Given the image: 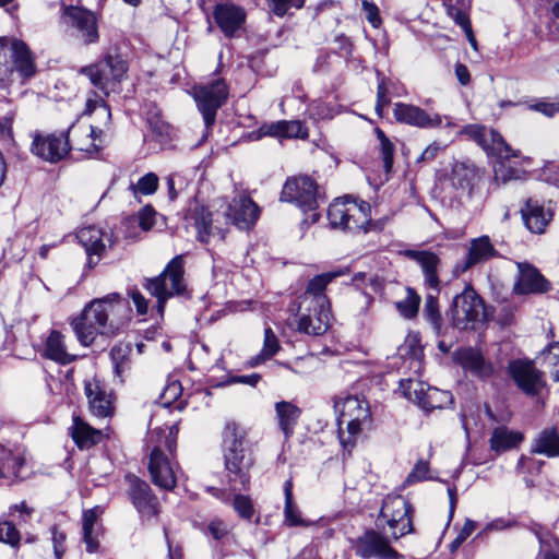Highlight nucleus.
<instances>
[{
    "instance_id": "obj_1",
    "label": "nucleus",
    "mask_w": 559,
    "mask_h": 559,
    "mask_svg": "<svg viewBox=\"0 0 559 559\" xmlns=\"http://www.w3.org/2000/svg\"><path fill=\"white\" fill-rule=\"evenodd\" d=\"M128 302L119 293H110L85 305L81 314L71 321V326L83 346H90L98 334L117 335L120 322L115 318Z\"/></svg>"
},
{
    "instance_id": "obj_2",
    "label": "nucleus",
    "mask_w": 559,
    "mask_h": 559,
    "mask_svg": "<svg viewBox=\"0 0 559 559\" xmlns=\"http://www.w3.org/2000/svg\"><path fill=\"white\" fill-rule=\"evenodd\" d=\"M222 449L230 489L246 490L250 484V468L254 460L245 430L235 421L225 425Z\"/></svg>"
},
{
    "instance_id": "obj_3",
    "label": "nucleus",
    "mask_w": 559,
    "mask_h": 559,
    "mask_svg": "<svg viewBox=\"0 0 559 559\" xmlns=\"http://www.w3.org/2000/svg\"><path fill=\"white\" fill-rule=\"evenodd\" d=\"M178 431L177 425L154 430L157 439L150 453L147 468L152 483L164 490H173L177 484L175 467Z\"/></svg>"
},
{
    "instance_id": "obj_4",
    "label": "nucleus",
    "mask_w": 559,
    "mask_h": 559,
    "mask_svg": "<svg viewBox=\"0 0 559 559\" xmlns=\"http://www.w3.org/2000/svg\"><path fill=\"white\" fill-rule=\"evenodd\" d=\"M334 411L340 443L344 452L350 454L362 426L371 419L369 403L364 396L347 394L335 401Z\"/></svg>"
},
{
    "instance_id": "obj_5",
    "label": "nucleus",
    "mask_w": 559,
    "mask_h": 559,
    "mask_svg": "<svg viewBox=\"0 0 559 559\" xmlns=\"http://www.w3.org/2000/svg\"><path fill=\"white\" fill-rule=\"evenodd\" d=\"M142 286L152 297L156 298V311L163 317L166 304L170 298L187 294L185 257L182 254L175 255L160 274L144 278Z\"/></svg>"
},
{
    "instance_id": "obj_6",
    "label": "nucleus",
    "mask_w": 559,
    "mask_h": 559,
    "mask_svg": "<svg viewBox=\"0 0 559 559\" xmlns=\"http://www.w3.org/2000/svg\"><path fill=\"white\" fill-rule=\"evenodd\" d=\"M128 70L127 58L117 47H110L100 60L94 64L82 67L79 73L86 75L94 87L108 96L124 79Z\"/></svg>"
},
{
    "instance_id": "obj_7",
    "label": "nucleus",
    "mask_w": 559,
    "mask_h": 559,
    "mask_svg": "<svg viewBox=\"0 0 559 559\" xmlns=\"http://www.w3.org/2000/svg\"><path fill=\"white\" fill-rule=\"evenodd\" d=\"M280 200L295 204L305 214L310 213L312 224L320 219L317 212L321 202L325 201L324 194L319 191L317 181L308 175L292 176L283 185Z\"/></svg>"
},
{
    "instance_id": "obj_8",
    "label": "nucleus",
    "mask_w": 559,
    "mask_h": 559,
    "mask_svg": "<svg viewBox=\"0 0 559 559\" xmlns=\"http://www.w3.org/2000/svg\"><path fill=\"white\" fill-rule=\"evenodd\" d=\"M447 317L454 329L475 331L485 318L484 299L471 284H466L464 289L453 297Z\"/></svg>"
},
{
    "instance_id": "obj_9",
    "label": "nucleus",
    "mask_w": 559,
    "mask_h": 559,
    "mask_svg": "<svg viewBox=\"0 0 559 559\" xmlns=\"http://www.w3.org/2000/svg\"><path fill=\"white\" fill-rule=\"evenodd\" d=\"M413 513L414 508L409 500L401 495H388L382 501L374 524L378 530L382 531L389 526L392 537L399 539L414 532Z\"/></svg>"
},
{
    "instance_id": "obj_10",
    "label": "nucleus",
    "mask_w": 559,
    "mask_h": 559,
    "mask_svg": "<svg viewBox=\"0 0 559 559\" xmlns=\"http://www.w3.org/2000/svg\"><path fill=\"white\" fill-rule=\"evenodd\" d=\"M78 130L75 122H73L66 130L60 132L48 133L35 131L32 133L33 140L29 151L43 162L58 164L66 159L74 148V143L72 144L70 140V134L75 133Z\"/></svg>"
},
{
    "instance_id": "obj_11",
    "label": "nucleus",
    "mask_w": 559,
    "mask_h": 559,
    "mask_svg": "<svg viewBox=\"0 0 559 559\" xmlns=\"http://www.w3.org/2000/svg\"><path fill=\"white\" fill-rule=\"evenodd\" d=\"M507 372L516 388L527 396H536L546 385L544 372L536 368L535 360L516 358L509 361Z\"/></svg>"
},
{
    "instance_id": "obj_12",
    "label": "nucleus",
    "mask_w": 559,
    "mask_h": 559,
    "mask_svg": "<svg viewBox=\"0 0 559 559\" xmlns=\"http://www.w3.org/2000/svg\"><path fill=\"white\" fill-rule=\"evenodd\" d=\"M382 530H366L354 546L356 556L361 559H402Z\"/></svg>"
},
{
    "instance_id": "obj_13",
    "label": "nucleus",
    "mask_w": 559,
    "mask_h": 559,
    "mask_svg": "<svg viewBox=\"0 0 559 559\" xmlns=\"http://www.w3.org/2000/svg\"><path fill=\"white\" fill-rule=\"evenodd\" d=\"M462 134L476 142L488 154L495 155L500 159L509 160L511 157H518L520 152L514 151L496 130H487L480 124H467L463 128Z\"/></svg>"
},
{
    "instance_id": "obj_14",
    "label": "nucleus",
    "mask_w": 559,
    "mask_h": 559,
    "mask_svg": "<svg viewBox=\"0 0 559 559\" xmlns=\"http://www.w3.org/2000/svg\"><path fill=\"white\" fill-rule=\"evenodd\" d=\"M227 97L228 87L223 79H216L197 91L198 108L207 128L213 126L217 110L226 103Z\"/></svg>"
},
{
    "instance_id": "obj_15",
    "label": "nucleus",
    "mask_w": 559,
    "mask_h": 559,
    "mask_svg": "<svg viewBox=\"0 0 559 559\" xmlns=\"http://www.w3.org/2000/svg\"><path fill=\"white\" fill-rule=\"evenodd\" d=\"M61 20L64 24L78 31L84 45L88 46L99 40L97 17L92 11L68 5L63 8Z\"/></svg>"
},
{
    "instance_id": "obj_16",
    "label": "nucleus",
    "mask_w": 559,
    "mask_h": 559,
    "mask_svg": "<svg viewBox=\"0 0 559 559\" xmlns=\"http://www.w3.org/2000/svg\"><path fill=\"white\" fill-rule=\"evenodd\" d=\"M129 484L128 497L142 519H151L158 514L159 502L150 485L135 475H127Z\"/></svg>"
},
{
    "instance_id": "obj_17",
    "label": "nucleus",
    "mask_w": 559,
    "mask_h": 559,
    "mask_svg": "<svg viewBox=\"0 0 559 559\" xmlns=\"http://www.w3.org/2000/svg\"><path fill=\"white\" fill-rule=\"evenodd\" d=\"M212 16L226 38L236 37L247 21L246 10L230 1L216 3Z\"/></svg>"
},
{
    "instance_id": "obj_18",
    "label": "nucleus",
    "mask_w": 559,
    "mask_h": 559,
    "mask_svg": "<svg viewBox=\"0 0 559 559\" xmlns=\"http://www.w3.org/2000/svg\"><path fill=\"white\" fill-rule=\"evenodd\" d=\"M518 276L513 292L518 295L544 294L551 289L550 282L530 262H516Z\"/></svg>"
},
{
    "instance_id": "obj_19",
    "label": "nucleus",
    "mask_w": 559,
    "mask_h": 559,
    "mask_svg": "<svg viewBox=\"0 0 559 559\" xmlns=\"http://www.w3.org/2000/svg\"><path fill=\"white\" fill-rule=\"evenodd\" d=\"M347 273V270H337L318 274L312 277L306 287L305 293L298 297L299 304L309 307L325 308L330 309V302L324 294L326 286L336 277L343 276Z\"/></svg>"
},
{
    "instance_id": "obj_20",
    "label": "nucleus",
    "mask_w": 559,
    "mask_h": 559,
    "mask_svg": "<svg viewBox=\"0 0 559 559\" xmlns=\"http://www.w3.org/2000/svg\"><path fill=\"white\" fill-rule=\"evenodd\" d=\"M9 53L13 75L16 74L22 83L31 80L37 72L35 56L25 41L17 38H9Z\"/></svg>"
},
{
    "instance_id": "obj_21",
    "label": "nucleus",
    "mask_w": 559,
    "mask_h": 559,
    "mask_svg": "<svg viewBox=\"0 0 559 559\" xmlns=\"http://www.w3.org/2000/svg\"><path fill=\"white\" fill-rule=\"evenodd\" d=\"M297 331L299 333L319 336L326 332L330 326L331 310L302 306L298 302Z\"/></svg>"
},
{
    "instance_id": "obj_22",
    "label": "nucleus",
    "mask_w": 559,
    "mask_h": 559,
    "mask_svg": "<svg viewBox=\"0 0 559 559\" xmlns=\"http://www.w3.org/2000/svg\"><path fill=\"white\" fill-rule=\"evenodd\" d=\"M405 258L415 261L419 264L423 275H424V284L425 286L432 290L440 293V278L438 273V267L440 265V258L430 250H414L406 249L400 252Z\"/></svg>"
},
{
    "instance_id": "obj_23",
    "label": "nucleus",
    "mask_w": 559,
    "mask_h": 559,
    "mask_svg": "<svg viewBox=\"0 0 559 559\" xmlns=\"http://www.w3.org/2000/svg\"><path fill=\"white\" fill-rule=\"evenodd\" d=\"M85 395L92 414L99 418L110 417L114 414L111 391H108L98 380L87 381L84 386Z\"/></svg>"
},
{
    "instance_id": "obj_24",
    "label": "nucleus",
    "mask_w": 559,
    "mask_h": 559,
    "mask_svg": "<svg viewBox=\"0 0 559 559\" xmlns=\"http://www.w3.org/2000/svg\"><path fill=\"white\" fill-rule=\"evenodd\" d=\"M393 115L396 121L419 128H435L442 122L438 114L430 116L420 107L404 103L394 104Z\"/></svg>"
},
{
    "instance_id": "obj_25",
    "label": "nucleus",
    "mask_w": 559,
    "mask_h": 559,
    "mask_svg": "<svg viewBox=\"0 0 559 559\" xmlns=\"http://www.w3.org/2000/svg\"><path fill=\"white\" fill-rule=\"evenodd\" d=\"M454 361L473 376L485 379L492 374L491 364L485 360L480 350L473 347L459 348L453 354Z\"/></svg>"
},
{
    "instance_id": "obj_26",
    "label": "nucleus",
    "mask_w": 559,
    "mask_h": 559,
    "mask_svg": "<svg viewBox=\"0 0 559 559\" xmlns=\"http://www.w3.org/2000/svg\"><path fill=\"white\" fill-rule=\"evenodd\" d=\"M227 216L240 229H249L259 217V207L249 197H240L229 204Z\"/></svg>"
},
{
    "instance_id": "obj_27",
    "label": "nucleus",
    "mask_w": 559,
    "mask_h": 559,
    "mask_svg": "<svg viewBox=\"0 0 559 559\" xmlns=\"http://www.w3.org/2000/svg\"><path fill=\"white\" fill-rule=\"evenodd\" d=\"M521 215L525 227L531 233L543 234L554 214L550 210L546 211L537 200L530 198L521 209Z\"/></svg>"
},
{
    "instance_id": "obj_28",
    "label": "nucleus",
    "mask_w": 559,
    "mask_h": 559,
    "mask_svg": "<svg viewBox=\"0 0 559 559\" xmlns=\"http://www.w3.org/2000/svg\"><path fill=\"white\" fill-rule=\"evenodd\" d=\"M76 238L84 247L85 252H104L107 245L112 247L115 243L112 233L103 231L96 226L81 228L76 234Z\"/></svg>"
},
{
    "instance_id": "obj_29",
    "label": "nucleus",
    "mask_w": 559,
    "mask_h": 559,
    "mask_svg": "<svg viewBox=\"0 0 559 559\" xmlns=\"http://www.w3.org/2000/svg\"><path fill=\"white\" fill-rule=\"evenodd\" d=\"M185 218L197 229V239L202 243H209L212 235V213L203 204L194 203L189 207Z\"/></svg>"
},
{
    "instance_id": "obj_30",
    "label": "nucleus",
    "mask_w": 559,
    "mask_h": 559,
    "mask_svg": "<svg viewBox=\"0 0 559 559\" xmlns=\"http://www.w3.org/2000/svg\"><path fill=\"white\" fill-rule=\"evenodd\" d=\"M497 257H499V253L491 243L490 238L488 236H480L471 241L462 269L465 271L476 264L487 262Z\"/></svg>"
},
{
    "instance_id": "obj_31",
    "label": "nucleus",
    "mask_w": 559,
    "mask_h": 559,
    "mask_svg": "<svg viewBox=\"0 0 559 559\" xmlns=\"http://www.w3.org/2000/svg\"><path fill=\"white\" fill-rule=\"evenodd\" d=\"M100 513L102 508L96 506L84 510L82 514L83 542L88 554H95L99 549V528L96 527V524Z\"/></svg>"
},
{
    "instance_id": "obj_32",
    "label": "nucleus",
    "mask_w": 559,
    "mask_h": 559,
    "mask_svg": "<svg viewBox=\"0 0 559 559\" xmlns=\"http://www.w3.org/2000/svg\"><path fill=\"white\" fill-rule=\"evenodd\" d=\"M524 440L520 431L510 430L507 426L496 427L490 436V449L497 454L516 449Z\"/></svg>"
},
{
    "instance_id": "obj_33",
    "label": "nucleus",
    "mask_w": 559,
    "mask_h": 559,
    "mask_svg": "<svg viewBox=\"0 0 559 559\" xmlns=\"http://www.w3.org/2000/svg\"><path fill=\"white\" fill-rule=\"evenodd\" d=\"M278 428L286 439H289L301 415V409L292 402L281 401L275 404Z\"/></svg>"
},
{
    "instance_id": "obj_34",
    "label": "nucleus",
    "mask_w": 559,
    "mask_h": 559,
    "mask_svg": "<svg viewBox=\"0 0 559 559\" xmlns=\"http://www.w3.org/2000/svg\"><path fill=\"white\" fill-rule=\"evenodd\" d=\"M293 478L289 477L284 483V524L289 527L302 526L308 527L313 524L311 521H307L302 518L299 507L294 501L293 495Z\"/></svg>"
},
{
    "instance_id": "obj_35",
    "label": "nucleus",
    "mask_w": 559,
    "mask_h": 559,
    "mask_svg": "<svg viewBox=\"0 0 559 559\" xmlns=\"http://www.w3.org/2000/svg\"><path fill=\"white\" fill-rule=\"evenodd\" d=\"M440 396L449 399V393L431 386L426 389L421 382H417L414 388V402L426 412L442 407Z\"/></svg>"
},
{
    "instance_id": "obj_36",
    "label": "nucleus",
    "mask_w": 559,
    "mask_h": 559,
    "mask_svg": "<svg viewBox=\"0 0 559 559\" xmlns=\"http://www.w3.org/2000/svg\"><path fill=\"white\" fill-rule=\"evenodd\" d=\"M45 356L61 365H69L76 359L75 355L67 353L63 343V335L57 330H52L47 337L45 344Z\"/></svg>"
},
{
    "instance_id": "obj_37",
    "label": "nucleus",
    "mask_w": 559,
    "mask_h": 559,
    "mask_svg": "<svg viewBox=\"0 0 559 559\" xmlns=\"http://www.w3.org/2000/svg\"><path fill=\"white\" fill-rule=\"evenodd\" d=\"M477 178V169L474 165L455 163L450 174V182L456 190L471 192Z\"/></svg>"
},
{
    "instance_id": "obj_38",
    "label": "nucleus",
    "mask_w": 559,
    "mask_h": 559,
    "mask_svg": "<svg viewBox=\"0 0 559 559\" xmlns=\"http://www.w3.org/2000/svg\"><path fill=\"white\" fill-rule=\"evenodd\" d=\"M71 436L80 449H90L100 441L102 431L94 429L80 417H74Z\"/></svg>"
},
{
    "instance_id": "obj_39",
    "label": "nucleus",
    "mask_w": 559,
    "mask_h": 559,
    "mask_svg": "<svg viewBox=\"0 0 559 559\" xmlns=\"http://www.w3.org/2000/svg\"><path fill=\"white\" fill-rule=\"evenodd\" d=\"M25 467L26 461L22 455L4 453L0 456V479L22 480L25 478L23 473Z\"/></svg>"
},
{
    "instance_id": "obj_40",
    "label": "nucleus",
    "mask_w": 559,
    "mask_h": 559,
    "mask_svg": "<svg viewBox=\"0 0 559 559\" xmlns=\"http://www.w3.org/2000/svg\"><path fill=\"white\" fill-rule=\"evenodd\" d=\"M352 209L347 207L345 203L333 202L328 207V219L332 229H341L343 231H354L358 225H352Z\"/></svg>"
},
{
    "instance_id": "obj_41",
    "label": "nucleus",
    "mask_w": 559,
    "mask_h": 559,
    "mask_svg": "<svg viewBox=\"0 0 559 559\" xmlns=\"http://www.w3.org/2000/svg\"><path fill=\"white\" fill-rule=\"evenodd\" d=\"M532 451L548 457L559 456V432L556 427L545 428L535 439Z\"/></svg>"
},
{
    "instance_id": "obj_42",
    "label": "nucleus",
    "mask_w": 559,
    "mask_h": 559,
    "mask_svg": "<svg viewBox=\"0 0 559 559\" xmlns=\"http://www.w3.org/2000/svg\"><path fill=\"white\" fill-rule=\"evenodd\" d=\"M438 296L439 294L432 290L427 294L424 306V316L426 320L430 323L435 333L438 336H440L443 333V319L439 309Z\"/></svg>"
},
{
    "instance_id": "obj_43",
    "label": "nucleus",
    "mask_w": 559,
    "mask_h": 559,
    "mask_svg": "<svg viewBox=\"0 0 559 559\" xmlns=\"http://www.w3.org/2000/svg\"><path fill=\"white\" fill-rule=\"evenodd\" d=\"M109 357L115 376L122 378L131 368V347L123 344L115 345L109 352Z\"/></svg>"
},
{
    "instance_id": "obj_44",
    "label": "nucleus",
    "mask_w": 559,
    "mask_h": 559,
    "mask_svg": "<svg viewBox=\"0 0 559 559\" xmlns=\"http://www.w3.org/2000/svg\"><path fill=\"white\" fill-rule=\"evenodd\" d=\"M147 123L151 131L160 143H166L171 140V126L163 120L160 111L157 108L148 111Z\"/></svg>"
},
{
    "instance_id": "obj_45",
    "label": "nucleus",
    "mask_w": 559,
    "mask_h": 559,
    "mask_svg": "<svg viewBox=\"0 0 559 559\" xmlns=\"http://www.w3.org/2000/svg\"><path fill=\"white\" fill-rule=\"evenodd\" d=\"M9 37H0V87H8L14 82L13 69L9 61Z\"/></svg>"
},
{
    "instance_id": "obj_46",
    "label": "nucleus",
    "mask_w": 559,
    "mask_h": 559,
    "mask_svg": "<svg viewBox=\"0 0 559 559\" xmlns=\"http://www.w3.org/2000/svg\"><path fill=\"white\" fill-rule=\"evenodd\" d=\"M542 365L549 368L555 381H559V342L549 343L540 352Z\"/></svg>"
},
{
    "instance_id": "obj_47",
    "label": "nucleus",
    "mask_w": 559,
    "mask_h": 559,
    "mask_svg": "<svg viewBox=\"0 0 559 559\" xmlns=\"http://www.w3.org/2000/svg\"><path fill=\"white\" fill-rule=\"evenodd\" d=\"M270 11L277 17L293 15L305 7L306 0H265Z\"/></svg>"
},
{
    "instance_id": "obj_48",
    "label": "nucleus",
    "mask_w": 559,
    "mask_h": 559,
    "mask_svg": "<svg viewBox=\"0 0 559 559\" xmlns=\"http://www.w3.org/2000/svg\"><path fill=\"white\" fill-rule=\"evenodd\" d=\"M88 130H90L88 133H87V130L83 131V134L86 138L91 139L88 144L84 145V144H81V143H78L74 141V150H78L81 152H86L88 154H97L100 152V150L103 148V145H104V141H103L104 131L94 126H90Z\"/></svg>"
},
{
    "instance_id": "obj_49",
    "label": "nucleus",
    "mask_w": 559,
    "mask_h": 559,
    "mask_svg": "<svg viewBox=\"0 0 559 559\" xmlns=\"http://www.w3.org/2000/svg\"><path fill=\"white\" fill-rule=\"evenodd\" d=\"M406 297L403 300L396 301L395 307L399 312L406 319L414 318L419 309L420 297L411 287L406 288Z\"/></svg>"
},
{
    "instance_id": "obj_50",
    "label": "nucleus",
    "mask_w": 559,
    "mask_h": 559,
    "mask_svg": "<svg viewBox=\"0 0 559 559\" xmlns=\"http://www.w3.org/2000/svg\"><path fill=\"white\" fill-rule=\"evenodd\" d=\"M158 176L155 173H147L142 176L136 185L130 183L129 189L133 192L134 195L138 193L143 195L154 194L158 189Z\"/></svg>"
},
{
    "instance_id": "obj_51",
    "label": "nucleus",
    "mask_w": 559,
    "mask_h": 559,
    "mask_svg": "<svg viewBox=\"0 0 559 559\" xmlns=\"http://www.w3.org/2000/svg\"><path fill=\"white\" fill-rule=\"evenodd\" d=\"M233 507L238 515L247 521H250L254 514L252 500L249 496L237 493L234 496Z\"/></svg>"
},
{
    "instance_id": "obj_52",
    "label": "nucleus",
    "mask_w": 559,
    "mask_h": 559,
    "mask_svg": "<svg viewBox=\"0 0 559 559\" xmlns=\"http://www.w3.org/2000/svg\"><path fill=\"white\" fill-rule=\"evenodd\" d=\"M429 473V463L424 460H419L407 475L404 480V486H411L419 481L431 479L428 476Z\"/></svg>"
},
{
    "instance_id": "obj_53",
    "label": "nucleus",
    "mask_w": 559,
    "mask_h": 559,
    "mask_svg": "<svg viewBox=\"0 0 559 559\" xmlns=\"http://www.w3.org/2000/svg\"><path fill=\"white\" fill-rule=\"evenodd\" d=\"M283 138H308L307 127L298 120H282Z\"/></svg>"
},
{
    "instance_id": "obj_54",
    "label": "nucleus",
    "mask_w": 559,
    "mask_h": 559,
    "mask_svg": "<svg viewBox=\"0 0 559 559\" xmlns=\"http://www.w3.org/2000/svg\"><path fill=\"white\" fill-rule=\"evenodd\" d=\"M334 43L337 45V48L336 50L333 51V53L343 57L347 62L353 60L354 43L348 36L344 34H338L334 37Z\"/></svg>"
},
{
    "instance_id": "obj_55",
    "label": "nucleus",
    "mask_w": 559,
    "mask_h": 559,
    "mask_svg": "<svg viewBox=\"0 0 559 559\" xmlns=\"http://www.w3.org/2000/svg\"><path fill=\"white\" fill-rule=\"evenodd\" d=\"M93 112L105 118L107 122L110 121L111 110H110V107L105 103L104 99L88 98L86 100L83 115H92Z\"/></svg>"
},
{
    "instance_id": "obj_56",
    "label": "nucleus",
    "mask_w": 559,
    "mask_h": 559,
    "mask_svg": "<svg viewBox=\"0 0 559 559\" xmlns=\"http://www.w3.org/2000/svg\"><path fill=\"white\" fill-rule=\"evenodd\" d=\"M1 543L10 545L12 548H19L21 535L13 522L2 521V539Z\"/></svg>"
},
{
    "instance_id": "obj_57",
    "label": "nucleus",
    "mask_w": 559,
    "mask_h": 559,
    "mask_svg": "<svg viewBox=\"0 0 559 559\" xmlns=\"http://www.w3.org/2000/svg\"><path fill=\"white\" fill-rule=\"evenodd\" d=\"M280 350V343L273 330L267 326L264 330V342L261 349L264 357H273Z\"/></svg>"
},
{
    "instance_id": "obj_58",
    "label": "nucleus",
    "mask_w": 559,
    "mask_h": 559,
    "mask_svg": "<svg viewBox=\"0 0 559 559\" xmlns=\"http://www.w3.org/2000/svg\"><path fill=\"white\" fill-rule=\"evenodd\" d=\"M447 14L459 25L462 29L468 28L472 25L467 12L454 4H447Z\"/></svg>"
},
{
    "instance_id": "obj_59",
    "label": "nucleus",
    "mask_w": 559,
    "mask_h": 559,
    "mask_svg": "<svg viewBox=\"0 0 559 559\" xmlns=\"http://www.w3.org/2000/svg\"><path fill=\"white\" fill-rule=\"evenodd\" d=\"M379 152L383 162V169L385 174L389 175L393 169L395 145L392 141L381 143Z\"/></svg>"
},
{
    "instance_id": "obj_60",
    "label": "nucleus",
    "mask_w": 559,
    "mask_h": 559,
    "mask_svg": "<svg viewBox=\"0 0 559 559\" xmlns=\"http://www.w3.org/2000/svg\"><path fill=\"white\" fill-rule=\"evenodd\" d=\"M528 109L540 112L547 118H552L559 114V102L550 103L545 99H538L535 103L528 105Z\"/></svg>"
},
{
    "instance_id": "obj_61",
    "label": "nucleus",
    "mask_w": 559,
    "mask_h": 559,
    "mask_svg": "<svg viewBox=\"0 0 559 559\" xmlns=\"http://www.w3.org/2000/svg\"><path fill=\"white\" fill-rule=\"evenodd\" d=\"M331 55L332 52L330 51L321 50L316 58L312 72L320 75L329 74L332 70Z\"/></svg>"
},
{
    "instance_id": "obj_62",
    "label": "nucleus",
    "mask_w": 559,
    "mask_h": 559,
    "mask_svg": "<svg viewBox=\"0 0 559 559\" xmlns=\"http://www.w3.org/2000/svg\"><path fill=\"white\" fill-rule=\"evenodd\" d=\"M361 7L367 21L372 25V27L378 28L382 24L378 5L371 1L362 0Z\"/></svg>"
},
{
    "instance_id": "obj_63",
    "label": "nucleus",
    "mask_w": 559,
    "mask_h": 559,
    "mask_svg": "<svg viewBox=\"0 0 559 559\" xmlns=\"http://www.w3.org/2000/svg\"><path fill=\"white\" fill-rule=\"evenodd\" d=\"M66 533L60 531L56 525L51 528V540L53 552L57 559H61L66 551Z\"/></svg>"
},
{
    "instance_id": "obj_64",
    "label": "nucleus",
    "mask_w": 559,
    "mask_h": 559,
    "mask_svg": "<svg viewBox=\"0 0 559 559\" xmlns=\"http://www.w3.org/2000/svg\"><path fill=\"white\" fill-rule=\"evenodd\" d=\"M182 393V386L179 381L170 382L162 393V399L165 400L164 404L169 406L173 402H175Z\"/></svg>"
}]
</instances>
